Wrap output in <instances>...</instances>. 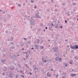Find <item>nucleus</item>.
Instances as JSON below:
<instances>
[{
    "label": "nucleus",
    "instance_id": "obj_23",
    "mask_svg": "<svg viewBox=\"0 0 78 78\" xmlns=\"http://www.w3.org/2000/svg\"><path fill=\"white\" fill-rule=\"evenodd\" d=\"M36 69H37V70H38V69H37V68L36 67L35 68V69H34L35 70H36Z\"/></svg>",
    "mask_w": 78,
    "mask_h": 78
},
{
    "label": "nucleus",
    "instance_id": "obj_44",
    "mask_svg": "<svg viewBox=\"0 0 78 78\" xmlns=\"http://www.w3.org/2000/svg\"><path fill=\"white\" fill-rule=\"evenodd\" d=\"M51 2H53V0H51Z\"/></svg>",
    "mask_w": 78,
    "mask_h": 78
},
{
    "label": "nucleus",
    "instance_id": "obj_43",
    "mask_svg": "<svg viewBox=\"0 0 78 78\" xmlns=\"http://www.w3.org/2000/svg\"><path fill=\"white\" fill-rule=\"evenodd\" d=\"M23 39H24V40H26V38H23Z\"/></svg>",
    "mask_w": 78,
    "mask_h": 78
},
{
    "label": "nucleus",
    "instance_id": "obj_42",
    "mask_svg": "<svg viewBox=\"0 0 78 78\" xmlns=\"http://www.w3.org/2000/svg\"><path fill=\"white\" fill-rule=\"evenodd\" d=\"M22 50H24V48H23L22 49Z\"/></svg>",
    "mask_w": 78,
    "mask_h": 78
},
{
    "label": "nucleus",
    "instance_id": "obj_2",
    "mask_svg": "<svg viewBox=\"0 0 78 78\" xmlns=\"http://www.w3.org/2000/svg\"><path fill=\"white\" fill-rule=\"evenodd\" d=\"M37 12L36 14V16H37V18L41 19V17H40L39 15V12H38V10H37Z\"/></svg>",
    "mask_w": 78,
    "mask_h": 78
},
{
    "label": "nucleus",
    "instance_id": "obj_64",
    "mask_svg": "<svg viewBox=\"0 0 78 78\" xmlns=\"http://www.w3.org/2000/svg\"><path fill=\"white\" fill-rule=\"evenodd\" d=\"M56 7V5H55V7Z\"/></svg>",
    "mask_w": 78,
    "mask_h": 78
},
{
    "label": "nucleus",
    "instance_id": "obj_36",
    "mask_svg": "<svg viewBox=\"0 0 78 78\" xmlns=\"http://www.w3.org/2000/svg\"><path fill=\"white\" fill-rule=\"evenodd\" d=\"M62 78H66V76H64L62 77Z\"/></svg>",
    "mask_w": 78,
    "mask_h": 78
},
{
    "label": "nucleus",
    "instance_id": "obj_14",
    "mask_svg": "<svg viewBox=\"0 0 78 78\" xmlns=\"http://www.w3.org/2000/svg\"><path fill=\"white\" fill-rule=\"evenodd\" d=\"M10 68L11 70H14V69H15V68H11V67H10Z\"/></svg>",
    "mask_w": 78,
    "mask_h": 78
},
{
    "label": "nucleus",
    "instance_id": "obj_6",
    "mask_svg": "<svg viewBox=\"0 0 78 78\" xmlns=\"http://www.w3.org/2000/svg\"><path fill=\"white\" fill-rule=\"evenodd\" d=\"M47 76H48V77H50L51 76V74H49V72H48L47 74Z\"/></svg>",
    "mask_w": 78,
    "mask_h": 78
},
{
    "label": "nucleus",
    "instance_id": "obj_39",
    "mask_svg": "<svg viewBox=\"0 0 78 78\" xmlns=\"http://www.w3.org/2000/svg\"><path fill=\"white\" fill-rule=\"evenodd\" d=\"M65 41H66V42H67L68 41H67V40H65Z\"/></svg>",
    "mask_w": 78,
    "mask_h": 78
},
{
    "label": "nucleus",
    "instance_id": "obj_45",
    "mask_svg": "<svg viewBox=\"0 0 78 78\" xmlns=\"http://www.w3.org/2000/svg\"><path fill=\"white\" fill-rule=\"evenodd\" d=\"M60 27L61 28H62V26H60Z\"/></svg>",
    "mask_w": 78,
    "mask_h": 78
},
{
    "label": "nucleus",
    "instance_id": "obj_54",
    "mask_svg": "<svg viewBox=\"0 0 78 78\" xmlns=\"http://www.w3.org/2000/svg\"><path fill=\"white\" fill-rule=\"evenodd\" d=\"M23 5H25V3H23Z\"/></svg>",
    "mask_w": 78,
    "mask_h": 78
},
{
    "label": "nucleus",
    "instance_id": "obj_47",
    "mask_svg": "<svg viewBox=\"0 0 78 78\" xmlns=\"http://www.w3.org/2000/svg\"><path fill=\"white\" fill-rule=\"evenodd\" d=\"M55 28H58V26H56L55 27Z\"/></svg>",
    "mask_w": 78,
    "mask_h": 78
},
{
    "label": "nucleus",
    "instance_id": "obj_20",
    "mask_svg": "<svg viewBox=\"0 0 78 78\" xmlns=\"http://www.w3.org/2000/svg\"><path fill=\"white\" fill-rule=\"evenodd\" d=\"M19 77V75L18 74H17L16 75V78H17Z\"/></svg>",
    "mask_w": 78,
    "mask_h": 78
},
{
    "label": "nucleus",
    "instance_id": "obj_29",
    "mask_svg": "<svg viewBox=\"0 0 78 78\" xmlns=\"http://www.w3.org/2000/svg\"><path fill=\"white\" fill-rule=\"evenodd\" d=\"M23 45H24L23 44H22L21 45V47H23Z\"/></svg>",
    "mask_w": 78,
    "mask_h": 78
},
{
    "label": "nucleus",
    "instance_id": "obj_7",
    "mask_svg": "<svg viewBox=\"0 0 78 78\" xmlns=\"http://www.w3.org/2000/svg\"><path fill=\"white\" fill-rule=\"evenodd\" d=\"M9 76L11 78H12V73H10Z\"/></svg>",
    "mask_w": 78,
    "mask_h": 78
},
{
    "label": "nucleus",
    "instance_id": "obj_12",
    "mask_svg": "<svg viewBox=\"0 0 78 78\" xmlns=\"http://www.w3.org/2000/svg\"><path fill=\"white\" fill-rule=\"evenodd\" d=\"M58 59H59V57H57L56 58L55 60H56V61H58Z\"/></svg>",
    "mask_w": 78,
    "mask_h": 78
},
{
    "label": "nucleus",
    "instance_id": "obj_37",
    "mask_svg": "<svg viewBox=\"0 0 78 78\" xmlns=\"http://www.w3.org/2000/svg\"><path fill=\"white\" fill-rule=\"evenodd\" d=\"M16 46H17V47L18 46H19V47H20V45H16Z\"/></svg>",
    "mask_w": 78,
    "mask_h": 78
},
{
    "label": "nucleus",
    "instance_id": "obj_62",
    "mask_svg": "<svg viewBox=\"0 0 78 78\" xmlns=\"http://www.w3.org/2000/svg\"><path fill=\"white\" fill-rule=\"evenodd\" d=\"M39 41H37V44H39Z\"/></svg>",
    "mask_w": 78,
    "mask_h": 78
},
{
    "label": "nucleus",
    "instance_id": "obj_13",
    "mask_svg": "<svg viewBox=\"0 0 78 78\" xmlns=\"http://www.w3.org/2000/svg\"><path fill=\"white\" fill-rule=\"evenodd\" d=\"M59 61H62V59L61 58H59Z\"/></svg>",
    "mask_w": 78,
    "mask_h": 78
},
{
    "label": "nucleus",
    "instance_id": "obj_3",
    "mask_svg": "<svg viewBox=\"0 0 78 78\" xmlns=\"http://www.w3.org/2000/svg\"><path fill=\"white\" fill-rule=\"evenodd\" d=\"M52 49L54 50V52H57V51H58V47H55L54 49L52 48Z\"/></svg>",
    "mask_w": 78,
    "mask_h": 78
},
{
    "label": "nucleus",
    "instance_id": "obj_55",
    "mask_svg": "<svg viewBox=\"0 0 78 78\" xmlns=\"http://www.w3.org/2000/svg\"><path fill=\"white\" fill-rule=\"evenodd\" d=\"M23 60H26L25 58H23Z\"/></svg>",
    "mask_w": 78,
    "mask_h": 78
},
{
    "label": "nucleus",
    "instance_id": "obj_11",
    "mask_svg": "<svg viewBox=\"0 0 78 78\" xmlns=\"http://www.w3.org/2000/svg\"><path fill=\"white\" fill-rule=\"evenodd\" d=\"M4 71H6V70H7V68L6 67H5L4 69Z\"/></svg>",
    "mask_w": 78,
    "mask_h": 78
},
{
    "label": "nucleus",
    "instance_id": "obj_28",
    "mask_svg": "<svg viewBox=\"0 0 78 78\" xmlns=\"http://www.w3.org/2000/svg\"><path fill=\"white\" fill-rule=\"evenodd\" d=\"M47 11H48H48H50V9H47Z\"/></svg>",
    "mask_w": 78,
    "mask_h": 78
},
{
    "label": "nucleus",
    "instance_id": "obj_61",
    "mask_svg": "<svg viewBox=\"0 0 78 78\" xmlns=\"http://www.w3.org/2000/svg\"><path fill=\"white\" fill-rule=\"evenodd\" d=\"M48 41H50V40H48Z\"/></svg>",
    "mask_w": 78,
    "mask_h": 78
},
{
    "label": "nucleus",
    "instance_id": "obj_4",
    "mask_svg": "<svg viewBox=\"0 0 78 78\" xmlns=\"http://www.w3.org/2000/svg\"><path fill=\"white\" fill-rule=\"evenodd\" d=\"M30 25H34V19L30 21Z\"/></svg>",
    "mask_w": 78,
    "mask_h": 78
},
{
    "label": "nucleus",
    "instance_id": "obj_1",
    "mask_svg": "<svg viewBox=\"0 0 78 78\" xmlns=\"http://www.w3.org/2000/svg\"><path fill=\"white\" fill-rule=\"evenodd\" d=\"M70 48L72 49H73L74 50H75V49H78V46L77 45H75L74 46H73L72 44L70 45Z\"/></svg>",
    "mask_w": 78,
    "mask_h": 78
},
{
    "label": "nucleus",
    "instance_id": "obj_56",
    "mask_svg": "<svg viewBox=\"0 0 78 78\" xmlns=\"http://www.w3.org/2000/svg\"><path fill=\"white\" fill-rule=\"evenodd\" d=\"M51 71L53 70V69H51Z\"/></svg>",
    "mask_w": 78,
    "mask_h": 78
},
{
    "label": "nucleus",
    "instance_id": "obj_58",
    "mask_svg": "<svg viewBox=\"0 0 78 78\" xmlns=\"http://www.w3.org/2000/svg\"><path fill=\"white\" fill-rule=\"evenodd\" d=\"M67 23V21L66 20L65 21V23Z\"/></svg>",
    "mask_w": 78,
    "mask_h": 78
},
{
    "label": "nucleus",
    "instance_id": "obj_60",
    "mask_svg": "<svg viewBox=\"0 0 78 78\" xmlns=\"http://www.w3.org/2000/svg\"><path fill=\"white\" fill-rule=\"evenodd\" d=\"M30 73V75H31V73Z\"/></svg>",
    "mask_w": 78,
    "mask_h": 78
},
{
    "label": "nucleus",
    "instance_id": "obj_53",
    "mask_svg": "<svg viewBox=\"0 0 78 78\" xmlns=\"http://www.w3.org/2000/svg\"><path fill=\"white\" fill-rule=\"evenodd\" d=\"M2 10H0V12H2Z\"/></svg>",
    "mask_w": 78,
    "mask_h": 78
},
{
    "label": "nucleus",
    "instance_id": "obj_27",
    "mask_svg": "<svg viewBox=\"0 0 78 78\" xmlns=\"http://www.w3.org/2000/svg\"><path fill=\"white\" fill-rule=\"evenodd\" d=\"M5 32L6 33H8V31L7 30L5 31Z\"/></svg>",
    "mask_w": 78,
    "mask_h": 78
},
{
    "label": "nucleus",
    "instance_id": "obj_17",
    "mask_svg": "<svg viewBox=\"0 0 78 78\" xmlns=\"http://www.w3.org/2000/svg\"><path fill=\"white\" fill-rule=\"evenodd\" d=\"M24 18H26L27 19V15H26L24 16Z\"/></svg>",
    "mask_w": 78,
    "mask_h": 78
},
{
    "label": "nucleus",
    "instance_id": "obj_21",
    "mask_svg": "<svg viewBox=\"0 0 78 78\" xmlns=\"http://www.w3.org/2000/svg\"><path fill=\"white\" fill-rule=\"evenodd\" d=\"M28 44H30L31 41H28Z\"/></svg>",
    "mask_w": 78,
    "mask_h": 78
},
{
    "label": "nucleus",
    "instance_id": "obj_50",
    "mask_svg": "<svg viewBox=\"0 0 78 78\" xmlns=\"http://www.w3.org/2000/svg\"><path fill=\"white\" fill-rule=\"evenodd\" d=\"M69 18H67V20H69Z\"/></svg>",
    "mask_w": 78,
    "mask_h": 78
},
{
    "label": "nucleus",
    "instance_id": "obj_34",
    "mask_svg": "<svg viewBox=\"0 0 78 78\" xmlns=\"http://www.w3.org/2000/svg\"><path fill=\"white\" fill-rule=\"evenodd\" d=\"M5 73H2V75H5Z\"/></svg>",
    "mask_w": 78,
    "mask_h": 78
},
{
    "label": "nucleus",
    "instance_id": "obj_31",
    "mask_svg": "<svg viewBox=\"0 0 78 78\" xmlns=\"http://www.w3.org/2000/svg\"><path fill=\"white\" fill-rule=\"evenodd\" d=\"M20 5H20V4H18V6H20Z\"/></svg>",
    "mask_w": 78,
    "mask_h": 78
},
{
    "label": "nucleus",
    "instance_id": "obj_41",
    "mask_svg": "<svg viewBox=\"0 0 78 78\" xmlns=\"http://www.w3.org/2000/svg\"><path fill=\"white\" fill-rule=\"evenodd\" d=\"M58 75H56V77L57 78H58Z\"/></svg>",
    "mask_w": 78,
    "mask_h": 78
},
{
    "label": "nucleus",
    "instance_id": "obj_46",
    "mask_svg": "<svg viewBox=\"0 0 78 78\" xmlns=\"http://www.w3.org/2000/svg\"><path fill=\"white\" fill-rule=\"evenodd\" d=\"M31 49H32V50H34V48H31Z\"/></svg>",
    "mask_w": 78,
    "mask_h": 78
},
{
    "label": "nucleus",
    "instance_id": "obj_38",
    "mask_svg": "<svg viewBox=\"0 0 78 78\" xmlns=\"http://www.w3.org/2000/svg\"><path fill=\"white\" fill-rule=\"evenodd\" d=\"M57 9H56L55 10V11H56V12H57Z\"/></svg>",
    "mask_w": 78,
    "mask_h": 78
},
{
    "label": "nucleus",
    "instance_id": "obj_26",
    "mask_svg": "<svg viewBox=\"0 0 78 78\" xmlns=\"http://www.w3.org/2000/svg\"><path fill=\"white\" fill-rule=\"evenodd\" d=\"M65 66H66V67H67V64L65 63Z\"/></svg>",
    "mask_w": 78,
    "mask_h": 78
},
{
    "label": "nucleus",
    "instance_id": "obj_57",
    "mask_svg": "<svg viewBox=\"0 0 78 78\" xmlns=\"http://www.w3.org/2000/svg\"><path fill=\"white\" fill-rule=\"evenodd\" d=\"M36 73V71H35V73Z\"/></svg>",
    "mask_w": 78,
    "mask_h": 78
},
{
    "label": "nucleus",
    "instance_id": "obj_32",
    "mask_svg": "<svg viewBox=\"0 0 78 78\" xmlns=\"http://www.w3.org/2000/svg\"><path fill=\"white\" fill-rule=\"evenodd\" d=\"M62 5H63V6H64L65 5V3H62Z\"/></svg>",
    "mask_w": 78,
    "mask_h": 78
},
{
    "label": "nucleus",
    "instance_id": "obj_24",
    "mask_svg": "<svg viewBox=\"0 0 78 78\" xmlns=\"http://www.w3.org/2000/svg\"><path fill=\"white\" fill-rule=\"evenodd\" d=\"M72 4L73 5H76L75 3H73Z\"/></svg>",
    "mask_w": 78,
    "mask_h": 78
},
{
    "label": "nucleus",
    "instance_id": "obj_10",
    "mask_svg": "<svg viewBox=\"0 0 78 78\" xmlns=\"http://www.w3.org/2000/svg\"><path fill=\"white\" fill-rule=\"evenodd\" d=\"M73 60H71L70 62H69V64H73Z\"/></svg>",
    "mask_w": 78,
    "mask_h": 78
},
{
    "label": "nucleus",
    "instance_id": "obj_22",
    "mask_svg": "<svg viewBox=\"0 0 78 78\" xmlns=\"http://www.w3.org/2000/svg\"><path fill=\"white\" fill-rule=\"evenodd\" d=\"M62 74L63 75H64V76H65V75H66V73H63Z\"/></svg>",
    "mask_w": 78,
    "mask_h": 78
},
{
    "label": "nucleus",
    "instance_id": "obj_40",
    "mask_svg": "<svg viewBox=\"0 0 78 78\" xmlns=\"http://www.w3.org/2000/svg\"><path fill=\"white\" fill-rule=\"evenodd\" d=\"M2 61L3 62V63H5V62H4V61L3 60H2Z\"/></svg>",
    "mask_w": 78,
    "mask_h": 78
},
{
    "label": "nucleus",
    "instance_id": "obj_48",
    "mask_svg": "<svg viewBox=\"0 0 78 78\" xmlns=\"http://www.w3.org/2000/svg\"><path fill=\"white\" fill-rule=\"evenodd\" d=\"M45 29H48V28H47V27H45Z\"/></svg>",
    "mask_w": 78,
    "mask_h": 78
},
{
    "label": "nucleus",
    "instance_id": "obj_8",
    "mask_svg": "<svg viewBox=\"0 0 78 78\" xmlns=\"http://www.w3.org/2000/svg\"><path fill=\"white\" fill-rule=\"evenodd\" d=\"M76 74H72L71 75V76H76Z\"/></svg>",
    "mask_w": 78,
    "mask_h": 78
},
{
    "label": "nucleus",
    "instance_id": "obj_35",
    "mask_svg": "<svg viewBox=\"0 0 78 78\" xmlns=\"http://www.w3.org/2000/svg\"><path fill=\"white\" fill-rule=\"evenodd\" d=\"M24 53H25V54H27L28 53V52H23Z\"/></svg>",
    "mask_w": 78,
    "mask_h": 78
},
{
    "label": "nucleus",
    "instance_id": "obj_5",
    "mask_svg": "<svg viewBox=\"0 0 78 78\" xmlns=\"http://www.w3.org/2000/svg\"><path fill=\"white\" fill-rule=\"evenodd\" d=\"M42 59L43 62L45 63L47 62V60H45L44 58V57H42Z\"/></svg>",
    "mask_w": 78,
    "mask_h": 78
},
{
    "label": "nucleus",
    "instance_id": "obj_9",
    "mask_svg": "<svg viewBox=\"0 0 78 78\" xmlns=\"http://www.w3.org/2000/svg\"><path fill=\"white\" fill-rule=\"evenodd\" d=\"M35 47H36L35 48V49H38V48H39V47L37 45H35Z\"/></svg>",
    "mask_w": 78,
    "mask_h": 78
},
{
    "label": "nucleus",
    "instance_id": "obj_49",
    "mask_svg": "<svg viewBox=\"0 0 78 78\" xmlns=\"http://www.w3.org/2000/svg\"><path fill=\"white\" fill-rule=\"evenodd\" d=\"M22 70L20 71V73H22Z\"/></svg>",
    "mask_w": 78,
    "mask_h": 78
},
{
    "label": "nucleus",
    "instance_id": "obj_16",
    "mask_svg": "<svg viewBox=\"0 0 78 78\" xmlns=\"http://www.w3.org/2000/svg\"><path fill=\"white\" fill-rule=\"evenodd\" d=\"M34 9H36V8H37V6L36 5H34Z\"/></svg>",
    "mask_w": 78,
    "mask_h": 78
},
{
    "label": "nucleus",
    "instance_id": "obj_51",
    "mask_svg": "<svg viewBox=\"0 0 78 78\" xmlns=\"http://www.w3.org/2000/svg\"><path fill=\"white\" fill-rule=\"evenodd\" d=\"M26 58H28V55H27L26 56Z\"/></svg>",
    "mask_w": 78,
    "mask_h": 78
},
{
    "label": "nucleus",
    "instance_id": "obj_18",
    "mask_svg": "<svg viewBox=\"0 0 78 78\" xmlns=\"http://www.w3.org/2000/svg\"><path fill=\"white\" fill-rule=\"evenodd\" d=\"M17 65H18V67H21L20 65V64H18Z\"/></svg>",
    "mask_w": 78,
    "mask_h": 78
},
{
    "label": "nucleus",
    "instance_id": "obj_30",
    "mask_svg": "<svg viewBox=\"0 0 78 78\" xmlns=\"http://www.w3.org/2000/svg\"><path fill=\"white\" fill-rule=\"evenodd\" d=\"M40 41V40L39 39H37V42H39Z\"/></svg>",
    "mask_w": 78,
    "mask_h": 78
},
{
    "label": "nucleus",
    "instance_id": "obj_33",
    "mask_svg": "<svg viewBox=\"0 0 78 78\" xmlns=\"http://www.w3.org/2000/svg\"><path fill=\"white\" fill-rule=\"evenodd\" d=\"M21 76H22L23 78L24 77V76L22 75H21Z\"/></svg>",
    "mask_w": 78,
    "mask_h": 78
},
{
    "label": "nucleus",
    "instance_id": "obj_63",
    "mask_svg": "<svg viewBox=\"0 0 78 78\" xmlns=\"http://www.w3.org/2000/svg\"><path fill=\"white\" fill-rule=\"evenodd\" d=\"M31 19H33V17H31Z\"/></svg>",
    "mask_w": 78,
    "mask_h": 78
},
{
    "label": "nucleus",
    "instance_id": "obj_52",
    "mask_svg": "<svg viewBox=\"0 0 78 78\" xmlns=\"http://www.w3.org/2000/svg\"><path fill=\"white\" fill-rule=\"evenodd\" d=\"M53 24H51V26H53Z\"/></svg>",
    "mask_w": 78,
    "mask_h": 78
},
{
    "label": "nucleus",
    "instance_id": "obj_19",
    "mask_svg": "<svg viewBox=\"0 0 78 78\" xmlns=\"http://www.w3.org/2000/svg\"><path fill=\"white\" fill-rule=\"evenodd\" d=\"M31 3H34V1H33L32 0H31L30 1Z\"/></svg>",
    "mask_w": 78,
    "mask_h": 78
},
{
    "label": "nucleus",
    "instance_id": "obj_59",
    "mask_svg": "<svg viewBox=\"0 0 78 78\" xmlns=\"http://www.w3.org/2000/svg\"><path fill=\"white\" fill-rule=\"evenodd\" d=\"M12 40H13V38L12 37Z\"/></svg>",
    "mask_w": 78,
    "mask_h": 78
},
{
    "label": "nucleus",
    "instance_id": "obj_25",
    "mask_svg": "<svg viewBox=\"0 0 78 78\" xmlns=\"http://www.w3.org/2000/svg\"><path fill=\"white\" fill-rule=\"evenodd\" d=\"M11 48L12 49V48H14V49H15V48H14V47H12V46L11 47Z\"/></svg>",
    "mask_w": 78,
    "mask_h": 78
},
{
    "label": "nucleus",
    "instance_id": "obj_15",
    "mask_svg": "<svg viewBox=\"0 0 78 78\" xmlns=\"http://www.w3.org/2000/svg\"><path fill=\"white\" fill-rule=\"evenodd\" d=\"M41 49H43H43H44V48L43 46H41Z\"/></svg>",
    "mask_w": 78,
    "mask_h": 78
}]
</instances>
